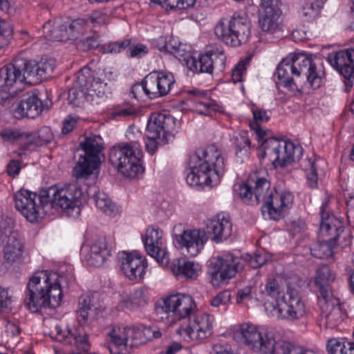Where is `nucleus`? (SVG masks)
Returning <instances> with one entry per match:
<instances>
[{
    "label": "nucleus",
    "mask_w": 354,
    "mask_h": 354,
    "mask_svg": "<svg viewBox=\"0 0 354 354\" xmlns=\"http://www.w3.org/2000/svg\"><path fill=\"white\" fill-rule=\"evenodd\" d=\"M324 68L322 60L313 58L312 55L304 53L290 54L279 64L274 76L279 81L277 85H280L290 91L297 89V86L292 76L299 77L303 76L310 86L318 88L324 77Z\"/></svg>",
    "instance_id": "1"
},
{
    "label": "nucleus",
    "mask_w": 354,
    "mask_h": 354,
    "mask_svg": "<svg viewBox=\"0 0 354 354\" xmlns=\"http://www.w3.org/2000/svg\"><path fill=\"white\" fill-rule=\"evenodd\" d=\"M187 183L191 187L217 185L225 171V160L221 151L211 145L198 149L190 156Z\"/></svg>",
    "instance_id": "2"
},
{
    "label": "nucleus",
    "mask_w": 354,
    "mask_h": 354,
    "mask_svg": "<svg viewBox=\"0 0 354 354\" xmlns=\"http://www.w3.org/2000/svg\"><path fill=\"white\" fill-rule=\"evenodd\" d=\"M62 279L63 277L56 272H36L30 278L24 292L25 306L33 313L41 308L59 306L62 299Z\"/></svg>",
    "instance_id": "3"
},
{
    "label": "nucleus",
    "mask_w": 354,
    "mask_h": 354,
    "mask_svg": "<svg viewBox=\"0 0 354 354\" xmlns=\"http://www.w3.org/2000/svg\"><path fill=\"white\" fill-rule=\"evenodd\" d=\"M248 182L252 185L255 204L263 203L261 212L266 218L279 220L292 207L293 194L288 190L274 192L268 174L255 173L250 176Z\"/></svg>",
    "instance_id": "4"
},
{
    "label": "nucleus",
    "mask_w": 354,
    "mask_h": 354,
    "mask_svg": "<svg viewBox=\"0 0 354 354\" xmlns=\"http://www.w3.org/2000/svg\"><path fill=\"white\" fill-rule=\"evenodd\" d=\"M126 136L129 141L124 145L113 147L109 152V160L124 176L136 178L144 171L141 165L142 151L140 145L143 138L139 131L136 140L132 138V132L128 131Z\"/></svg>",
    "instance_id": "5"
},
{
    "label": "nucleus",
    "mask_w": 354,
    "mask_h": 354,
    "mask_svg": "<svg viewBox=\"0 0 354 354\" xmlns=\"http://www.w3.org/2000/svg\"><path fill=\"white\" fill-rule=\"evenodd\" d=\"M44 196L49 203V212L54 207H59L68 216L75 217L80 213V201L82 190L77 183L66 185L62 187L51 186L44 189Z\"/></svg>",
    "instance_id": "6"
},
{
    "label": "nucleus",
    "mask_w": 354,
    "mask_h": 354,
    "mask_svg": "<svg viewBox=\"0 0 354 354\" xmlns=\"http://www.w3.org/2000/svg\"><path fill=\"white\" fill-rule=\"evenodd\" d=\"M251 33V22L244 12H236L230 19H221L215 27V34L227 45L239 46L245 44Z\"/></svg>",
    "instance_id": "7"
},
{
    "label": "nucleus",
    "mask_w": 354,
    "mask_h": 354,
    "mask_svg": "<svg viewBox=\"0 0 354 354\" xmlns=\"http://www.w3.org/2000/svg\"><path fill=\"white\" fill-rule=\"evenodd\" d=\"M79 149L83 154L80 155L76 165L73 169V175L77 180L88 178L98 168L100 156L104 149L103 140L100 136L93 135L81 142Z\"/></svg>",
    "instance_id": "8"
},
{
    "label": "nucleus",
    "mask_w": 354,
    "mask_h": 354,
    "mask_svg": "<svg viewBox=\"0 0 354 354\" xmlns=\"http://www.w3.org/2000/svg\"><path fill=\"white\" fill-rule=\"evenodd\" d=\"M22 58L19 57L0 68V105L8 106L11 100L25 88V75Z\"/></svg>",
    "instance_id": "9"
},
{
    "label": "nucleus",
    "mask_w": 354,
    "mask_h": 354,
    "mask_svg": "<svg viewBox=\"0 0 354 354\" xmlns=\"http://www.w3.org/2000/svg\"><path fill=\"white\" fill-rule=\"evenodd\" d=\"M259 144L263 150L261 156L267 157L274 167L290 165L301 155L300 147L283 139L266 137Z\"/></svg>",
    "instance_id": "10"
},
{
    "label": "nucleus",
    "mask_w": 354,
    "mask_h": 354,
    "mask_svg": "<svg viewBox=\"0 0 354 354\" xmlns=\"http://www.w3.org/2000/svg\"><path fill=\"white\" fill-rule=\"evenodd\" d=\"M196 305L194 299L189 295L178 293L171 295L158 304L156 312L160 319L172 318L189 319L196 312Z\"/></svg>",
    "instance_id": "11"
},
{
    "label": "nucleus",
    "mask_w": 354,
    "mask_h": 354,
    "mask_svg": "<svg viewBox=\"0 0 354 354\" xmlns=\"http://www.w3.org/2000/svg\"><path fill=\"white\" fill-rule=\"evenodd\" d=\"M44 195V189L39 194L21 189L15 195V207L28 221H37L49 212V203Z\"/></svg>",
    "instance_id": "12"
},
{
    "label": "nucleus",
    "mask_w": 354,
    "mask_h": 354,
    "mask_svg": "<svg viewBox=\"0 0 354 354\" xmlns=\"http://www.w3.org/2000/svg\"><path fill=\"white\" fill-rule=\"evenodd\" d=\"M330 200L327 199L320 207L319 232L323 237L330 236L329 240L334 245H338L343 248L351 244V236L344 230L342 221L330 214Z\"/></svg>",
    "instance_id": "13"
},
{
    "label": "nucleus",
    "mask_w": 354,
    "mask_h": 354,
    "mask_svg": "<svg viewBox=\"0 0 354 354\" xmlns=\"http://www.w3.org/2000/svg\"><path fill=\"white\" fill-rule=\"evenodd\" d=\"M243 268L242 260L232 254H225L214 258L209 264L208 271L211 283L214 287L225 285Z\"/></svg>",
    "instance_id": "14"
},
{
    "label": "nucleus",
    "mask_w": 354,
    "mask_h": 354,
    "mask_svg": "<svg viewBox=\"0 0 354 354\" xmlns=\"http://www.w3.org/2000/svg\"><path fill=\"white\" fill-rule=\"evenodd\" d=\"M213 317L205 313H195L183 321L177 333L187 341L205 339L213 333Z\"/></svg>",
    "instance_id": "15"
},
{
    "label": "nucleus",
    "mask_w": 354,
    "mask_h": 354,
    "mask_svg": "<svg viewBox=\"0 0 354 354\" xmlns=\"http://www.w3.org/2000/svg\"><path fill=\"white\" fill-rule=\"evenodd\" d=\"M234 338L261 354L270 351L272 341V331H260L257 326L250 323L241 324L234 331Z\"/></svg>",
    "instance_id": "16"
},
{
    "label": "nucleus",
    "mask_w": 354,
    "mask_h": 354,
    "mask_svg": "<svg viewBox=\"0 0 354 354\" xmlns=\"http://www.w3.org/2000/svg\"><path fill=\"white\" fill-rule=\"evenodd\" d=\"M173 236L176 245L179 248L185 249L191 256H196L201 252L208 240L205 231L201 229L185 230L182 224L174 226Z\"/></svg>",
    "instance_id": "17"
},
{
    "label": "nucleus",
    "mask_w": 354,
    "mask_h": 354,
    "mask_svg": "<svg viewBox=\"0 0 354 354\" xmlns=\"http://www.w3.org/2000/svg\"><path fill=\"white\" fill-rule=\"evenodd\" d=\"M175 83L173 73L153 71L145 76L141 85L146 95L150 99H156L168 95Z\"/></svg>",
    "instance_id": "18"
},
{
    "label": "nucleus",
    "mask_w": 354,
    "mask_h": 354,
    "mask_svg": "<svg viewBox=\"0 0 354 354\" xmlns=\"http://www.w3.org/2000/svg\"><path fill=\"white\" fill-rule=\"evenodd\" d=\"M277 317L289 321L297 320L303 317L306 313L304 302L298 290L287 285L286 295H283L277 306H274Z\"/></svg>",
    "instance_id": "19"
},
{
    "label": "nucleus",
    "mask_w": 354,
    "mask_h": 354,
    "mask_svg": "<svg viewBox=\"0 0 354 354\" xmlns=\"http://www.w3.org/2000/svg\"><path fill=\"white\" fill-rule=\"evenodd\" d=\"M176 127V119L170 115L153 113L148 120L147 138L159 139L160 143H168L174 138Z\"/></svg>",
    "instance_id": "20"
},
{
    "label": "nucleus",
    "mask_w": 354,
    "mask_h": 354,
    "mask_svg": "<svg viewBox=\"0 0 354 354\" xmlns=\"http://www.w3.org/2000/svg\"><path fill=\"white\" fill-rule=\"evenodd\" d=\"M327 59L330 64L344 77L346 90L348 91L353 86L354 80V48L328 54Z\"/></svg>",
    "instance_id": "21"
},
{
    "label": "nucleus",
    "mask_w": 354,
    "mask_h": 354,
    "mask_svg": "<svg viewBox=\"0 0 354 354\" xmlns=\"http://www.w3.org/2000/svg\"><path fill=\"white\" fill-rule=\"evenodd\" d=\"M320 308L321 324L326 328L334 329L343 321L344 314L338 299L329 296L318 299Z\"/></svg>",
    "instance_id": "22"
},
{
    "label": "nucleus",
    "mask_w": 354,
    "mask_h": 354,
    "mask_svg": "<svg viewBox=\"0 0 354 354\" xmlns=\"http://www.w3.org/2000/svg\"><path fill=\"white\" fill-rule=\"evenodd\" d=\"M24 66L22 73L25 75V83L37 84L50 76L55 68V60L51 58H41L39 62L26 60L22 58Z\"/></svg>",
    "instance_id": "23"
},
{
    "label": "nucleus",
    "mask_w": 354,
    "mask_h": 354,
    "mask_svg": "<svg viewBox=\"0 0 354 354\" xmlns=\"http://www.w3.org/2000/svg\"><path fill=\"white\" fill-rule=\"evenodd\" d=\"M226 56L223 50L214 48L192 60V66L196 71L212 74L214 71L222 72L225 66Z\"/></svg>",
    "instance_id": "24"
},
{
    "label": "nucleus",
    "mask_w": 354,
    "mask_h": 354,
    "mask_svg": "<svg viewBox=\"0 0 354 354\" xmlns=\"http://www.w3.org/2000/svg\"><path fill=\"white\" fill-rule=\"evenodd\" d=\"M143 241L148 254L154 258L159 264L167 266L169 263V254L164 245L162 231L158 229H148Z\"/></svg>",
    "instance_id": "25"
},
{
    "label": "nucleus",
    "mask_w": 354,
    "mask_h": 354,
    "mask_svg": "<svg viewBox=\"0 0 354 354\" xmlns=\"http://www.w3.org/2000/svg\"><path fill=\"white\" fill-rule=\"evenodd\" d=\"M119 261L122 272L129 279L136 280L143 277L147 263L140 255L123 251L119 254Z\"/></svg>",
    "instance_id": "26"
},
{
    "label": "nucleus",
    "mask_w": 354,
    "mask_h": 354,
    "mask_svg": "<svg viewBox=\"0 0 354 354\" xmlns=\"http://www.w3.org/2000/svg\"><path fill=\"white\" fill-rule=\"evenodd\" d=\"M25 250V242L19 232L16 230L10 232L3 245L5 261L10 264L21 261Z\"/></svg>",
    "instance_id": "27"
},
{
    "label": "nucleus",
    "mask_w": 354,
    "mask_h": 354,
    "mask_svg": "<svg viewBox=\"0 0 354 354\" xmlns=\"http://www.w3.org/2000/svg\"><path fill=\"white\" fill-rule=\"evenodd\" d=\"M56 333L55 339L66 345L73 346L78 350L86 353L90 348V344L87 339V333L81 326L73 330L62 332L59 326H55Z\"/></svg>",
    "instance_id": "28"
},
{
    "label": "nucleus",
    "mask_w": 354,
    "mask_h": 354,
    "mask_svg": "<svg viewBox=\"0 0 354 354\" xmlns=\"http://www.w3.org/2000/svg\"><path fill=\"white\" fill-rule=\"evenodd\" d=\"M129 327L124 325L113 326L108 333L110 337L109 350L111 354H126L129 353Z\"/></svg>",
    "instance_id": "29"
},
{
    "label": "nucleus",
    "mask_w": 354,
    "mask_h": 354,
    "mask_svg": "<svg viewBox=\"0 0 354 354\" xmlns=\"http://www.w3.org/2000/svg\"><path fill=\"white\" fill-rule=\"evenodd\" d=\"M111 250L105 238H99L90 246L84 255L88 266L101 267L111 255Z\"/></svg>",
    "instance_id": "30"
},
{
    "label": "nucleus",
    "mask_w": 354,
    "mask_h": 354,
    "mask_svg": "<svg viewBox=\"0 0 354 354\" xmlns=\"http://www.w3.org/2000/svg\"><path fill=\"white\" fill-rule=\"evenodd\" d=\"M206 233L212 235L211 239L218 243L227 240L231 235L232 225L223 214H217L208 221Z\"/></svg>",
    "instance_id": "31"
},
{
    "label": "nucleus",
    "mask_w": 354,
    "mask_h": 354,
    "mask_svg": "<svg viewBox=\"0 0 354 354\" xmlns=\"http://www.w3.org/2000/svg\"><path fill=\"white\" fill-rule=\"evenodd\" d=\"M91 77V71L86 69L79 73L77 80L73 83V86L68 90V103L73 106H80L86 101L87 102V96H88L85 86L88 78Z\"/></svg>",
    "instance_id": "32"
},
{
    "label": "nucleus",
    "mask_w": 354,
    "mask_h": 354,
    "mask_svg": "<svg viewBox=\"0 0 354 354\" xmlns=\"http://www.w3.org/2000/svg\"><path fill=\"white\" fill-rule=\"evenodd\" d=\"M86 84L87 86H85V89L88 95L87 96V102H89L91 104H100V100L106 97L107 94L111 93L107 83L102 82L100 77L93 76L91 71V77L88 78Z\"/></svg>",
    "instance_id": "33"
},
{
    "label": "nucleus",
    "mask_w": 354,
    "mask_h": 354,
    "mask_svg": "<svg viewBox=\"0 0 354 354\" xmlns=\"http://www.w3.org/2000/svg\"><path fill=\"white\" fill-rule=\"evenodd\" d=\"M41 101L35 95L25 96L19 104L15 110L16 113L20 117L34 118L42 111Z\"/></svg>",
    "instance_id": "34"
},
{
    "label": "nucleus",
    "mask_w": 354,
    "mask_h": 354,
    "mask_svg": "<svg viewBox=\"0 0 354 354\" xmlns=\"http://www.w3.org/2000/svg\"><path fill=\"white\" fill-rule=\"evenodd\" d=\"M325 165L321 159L308 158L303 162L308 183L311 188L317 187V182L325 176L323 166Z\"/></svg>",
    "instance_id": "35"
},
{
    "label": "nucleus",
    "mask_w": 354,
    "mask_h": 354,
    "mask_svg": "<svg viewBox=\"0 0 354 354\" xmlns=\"http://www.w3.org/2000/svg\"><path fill=\"white\" fill-rule=\"evenodd\" d=\"M334 279L335 274L328 266L323 265L318 268L315 277V285L319 289L318 299L332 295L329 283Z\"/></svg>",
    "instance_id": "36"
},
{
    "label": "nucleus",
    "mask_w": 354,
    "mask_h": 354,
    "mask_svg": "<svg viewBox=\"0 0 354 354\" xmlns=\"http://www.w3.org/2000/svg\"><path fill=\"white\" fill-rule=\"evenodd\" d=\"M66 26L62 19L48 20L43 26L44 37L50 41H62L68 40Z\"/></svg>",
    "instance_id": "37"
},
{
    "label": "nucleus",
    "mask_w": 354,
    "mask_h": 354,
    "mask_svg": "<svg viewBox=\"0 0 354 354\" xmlns=\"http://www.w3.org/2000/svg\"><path fill=\"white\" fill-rule=\"evenodd\" d=\"M280 15V10L269 9L268 11H263L259 19V24L262 32L270 35L279 32Z\"/></svg>",
    "instance_id": "38"
},
{
    "label": "nucleus",
    "mask_w": 354,
    "mask_h": 354,
    "mask_svg": "<svg viewBox=\"0 0 354 354\" xmlns=\"http://www.w3.org/2000/svg\"><path fill=\"white\" fill-rule=\"evenodd\" d=\"M232 145L234 149L235 156L241 162L247 160L250 155L251 142L248 132L240 131L237 135L233 136L231 139Z\"/></svg>",
    "instance_id": "39"
},
{
    "label": "nucleus",
    "mask_w": 354,
    "mask_h": 354,
    "mask_svg": "<svg viewBox=\"0 0 354 354\" xmlns=\"http://www.w3.org/2000/svg\"><path fill=\"white\" fill-rule=\"evenodd\" d=\"M171 270L176 276L186 279H196L201 271L199 263L185 259H176L171 265Z\"/></svg>",
    "instance_id": "40"
},
{
    "label": "nucleus",
    "mask_w": 354,
    "mask_h": 354,
    "mask_svg": "<svg viewBox=\"0 0 354 354\" xmlns=\"http://www.w3.org/2000/svg\"><path fill=\"white\" fill-rule=\"evenodd\" d=\"M0 135L4 140L18 145L19 149L22 150L30 149L31 136L29 133L20 130L5 129L1 131Z\"/></svg>",
    "instance_id": "41"
},
{
    "label": "nucleus",
    "mask_w": 354,
    "mask_h": 354,
    "mask_svg": "<svg viewBox=\"0 0 354 354\" xmlns=\"http://www.w3.org/2000/svg\"><path fill=\"white\" fill-rule=\"evenodd\" d=\"M252 113L254 121L250 123V127L254 131L256 138L260 143L265 138L267 137V131L261 127V124L269 120L270 116L268 111L259 108H252Z\"/></svg>",
    "instance_id": "42"
},
{
    "label": "nucleus",
    "mask_w": 354,
    "mask_h": 354,
    "mask_svg": "<svg viewBox=\"0 0 354 354\" xmlns=\"http://www.w3.org/2000/svg\"><path fill=\"white\" fill-rule=\"evenodd\" d=\"M147 303L146 291L143 288H138L131 295L123 298L119 306L122 309L135 310L144 306Z\"/></svg>",
    "instance_id": "43"
},
{
    "label": "nucleus",
    "mask_w": 354,
    "mask_h": 354,
    "mask_svg": "<svg viewBox=\"0 0 354 354\" xmlns=\"http://www.w3.org/2000/svg\"><path fill=\"white\" fill-rule=\"evenodd\" d=\"M284 285L285 281L281 277L269 278L267 280L263 292L275 300V306H278V303L281 301L282 297L286 295L283 292Z\"/></svg>",
    "instance_id": "44"
},
{
    "label": "nucleus",
    "mask_w": 354,
    "mask_h": 354,
    "mask_svg": "<svg viewBox=\"0 0 354 354\" xmlns=\"http://www.w3.org/2000/svg\"><path fill=\"white\" fill-rule=\"evenodd\" d=\"M322 241L314 243L310 247V253L313 256L319 259H327L333 254V248L334 245L332 241L329 240L330 236L323 237L320 234Z\"/></svg>",
    "instance_id": "45"
},
{
    "label": "nucleus",
    "mask_w": 354,
    "mask_h": 354,
    "mask_svg": "<svg viewBox=\"0 0 354 354\" xmlns=\"http://www.w3.org/2000/svg\"><path fill=\"white\" fill-rule=\"evenodd\" d=\"M130 348L137 347L150 340V327L133 326L129 327Z\"/></svg>",
    "instance_id": "46"
},
{
    "label": "nucleus",
    "mask_w": 354,
    "mask_h": 354,
    "mask_svg": "<svg viewBox=\"0 0 354 354\" xmlns=\"http://www.w3.org/2000/svg\"><path fill=\"white\" fill-rule=\"evenodd\" d=\"M97 299V292L84 295L80 298L77 313L84 321L88 319L89 311L92 310V308L97 309V307L96 304Z\"/></svg>",
    "instance_id": "47"
},
{
    "label": "nucleus",
    "mask_w": 354,
    "mask_h": 354,
    "mask_svg": "<svg viewBox=\"0 0 354 354\" xmlns=\"http://www.w3.org/2000/svg\"><path fill=\"white\" fill-rule=\"evenodd\" d=\"M96 207L106 215L115 216L118 213V206L113 203L106 194L98 192L94 195Z\"/></svg>",
    "instance_id": "48"
},
{
    "label": "nucleus",
    "mask_w": 354,
    "mask_h": 354,
    "mask_svg": "<svg viewBox=\"0 0 354 354\" xmlns=\"http://www.w3.org/2000/svg\"><path fill=\"white\" fill-rule=\"evenodd\" d=\"M272 339L271 348L262 354H293L298 347L285 340L276 339L273 332H272Z\"/></svg>",
    "instance_id": "49"
},
{
    "label": "nucleus",
    "mask_w": 354,
    "mask_h": 354,
    "mask_svg": "<svg viewBox=\"0 0 354 354\" xmlns=\"http://www.w3.org/2000/svg\"><path fill=\"white\" fill-rule=\"evenodd\" d=\"M31 136L30 148L31 146H43L50 142L53 139V133L49 127H43L35 133H29Z\"/></svg>",
    "instance_id": "50"
},
{
    "label": "nucleus",
    "mask_w": 354,
    "mask_h": 354,
    "mask_svg": "<svg viewBox=\"0 0 354 354\" xmlns=\"http://www.w3.org/2000/svg\"><path fill=\"white\" fill-rule=\"evenodd\" d=\"M66 26V33L68 39L77 38L78 35L82 34L86 26V21L83 19H77L71 21H64Z\"/></svg>",
    "instance_id": "51"
},
{
    "label": "nucleus",
    "mask_w": 354,
    "mask_h": 354,
    "mask_svg": "<svg viewBox=\"0 0 354 354\" xmlns=\"http://www.w3.org/2000/svg\"><path fill=\"white\" fill-rule=\"evenodd\" d=\"M322 4L317 0H306L302 6L301 15L304 20L315 19L319 14Z\"/></svg>",
    "instance_id": "52"
},
{
    "label": "nucleus",
    "mask_w": 354,
    "mask_h": 354,
    "mask_svg": "<svg viewBox=\"0 0 354 354\" xmlns=\"http://www.w3.org/2000/svg\"><path fill=\"white\" fill-rule=\"evenodd\" d=\"M196 0H151L154 4L160 5L162 8L179 10L186 9L194 5Z\"/></svg>",
    "instance_id": "53"
},
{
    "label": "nucleus",
    "mask_w": 354,
    "mask_h": 354,
    "mask_svg": "<svg viewBox=\"0 0 354 354\" xmlns=\"http://www.w3.org/2000/svg\"><path fill=\"white\" fill-rule=\"evenodd\" d=\"M131 44L130 38L124 39L121 41L109 42L100 47V51L103 53H119L126 49Z\"/></svg>",
    "instance_id": "54"
},
{
    "label": "nucleus",
    "mask_w": 354,
    "mask_h": 354,
    "mask_svg": "<svg viewBox=\"0 0 354 354\" xmlns=\"http://www.w3.org/2000/svg\"><path fill=\"white\" fill-rule=\"evenodd\" d=\"M14 29L12 24L0 19V48L8 45L13 35Z\"/></svg>",
    "instance_id": "55"
},
{
    "label": "nucleus",
    "mask_w": 354,
    "mask_h": 354,
    "mask_svg": "<svg viewBox=\"0 0 354 354\" xmlns=\"http://www.w3.org/2000/svg\"><path fill=\"white\" fill-rule=\"evenodd\" d=\"M180 43L176 39L170 37L168 40L163 37H159L156 41L157 48L162 53L173 55Z\"/></svg>",
    "instance_id": "56"
},
{
    "label": "nucleus",
    "mask_w": 354,
    "mask_h": 354,
    "mask_svg": "<svg viewBox=\"0 0 354 354\" xmlns=\"http://www.w3.org/2000/svg\"><path fill=\"white\" fill-rule=\"evenodd\" d=\"M348 342L344 339L333 338L328 341L327 350L329 354H343L348 350L346 344Z\"/></svg>",
    "instance_id": "57"
},
{
    "label": "nucleus",
    "mask_w": 354,
    "mask_h": 354,
    "mask_svg": "<svg viewBox=\"0 0 354 354\" xmlns=\"http://www.w3.org/2000/svg\"><path fill=\"white\" fill-rule=\"evenodd\" d=\"M216 105L209 99L195 101L196 111L201 115H211L212 112L216 111Z\"/></svg>",
    "instance_id": "58"
},
{
    "label": "nucleus",
    "mask_w": 354,
    "mask_h": 354,
    "mask_svg": "<svg viewBox=\"0 0 354 354\" xmlns=\"http://www.w3.org/2000/svg\"><path fill=\"white\" fill-rule=\"evenodd\" d=\"M250 60V57H246L244 60L240 61L232 70V79L234 82L243 81V77L246 74V69Z\"/></svg>",
    "instance_id": "59"
},
{
    "label": "nucleus",
    "mask_w": 354,
    "mask_h": 354,
    "mask_svg": "<svg viewBox=\"0 0 354 354\" xmlns=\"http://www.w3.org/2000/svg\"><path fill=\"white\" fill-rule=\"evenodd\" d=\"M238 193L241 199L250 205H256L254 201V194L252 190V185L250 183L242 184L239 185Z\"/></svg>",
    "instance_id": "60"
},
{
    "label": "nucleus",
    "mask_w": 354,
    "mask_h": 354,
    "mask_svg": "<svg viewBox=\"0 0 354 354\" xmlns=\"http://www.w3.org/2000/svg\"><path fill=\"white\" fill-rule=\"evenodd\" d=\"M88 20L93 26L104 25L109 20L107 15L101 10L93 11L88 17Z\"/></svg>",
    "instance_id": "61"
},
{
    "label": "nucleus",
    "mask_w": 354,
    "mask_h": 354,
    "mask_svg": "<svg viewBox=\"0 0 354 354\" xmlns=\"http://www.w3.org/2000/svg\"><path fill=\"white\" fill-rule=\"evenodd\" d=\"M231 294L228 290L222 291L218 293L210 301V304L213 307H218L220 306L226 305L230 300Z\"/></svg>",
    "instance_id": "62"
},
{
    "label": "nucleus",
    "mask_w": 354,
    "mask_h": 354,
    "mask_svg": "<svg viewBox=\"0 0 354 354\" xmlns=\"http://www.w3.org/2000/svg\"><path fill=\"white\" fill-rule=\"evenodd\" d=\"M149 49L147 46L142 44H137L129 46L128 53L131 57L140 58L147 54Z\"/></svg>",
    "instance_id": "63"
},
{
    "label": "nucleus",
    "mask_w": 354,
    "mask_h": 354,
    "mask_svg": "<svg viewBox=\"0 0 354 354\" xmlns=\"http://www.w3.org/2000/svg\"><path fill=\"white\" fill-rule=\"evenodd\" d=\"M251 286H245L239 289L236 293V302L237 304H242L251 301L253 299Z\"/></svg>",
    "instance_id": "64"
}]
</instances>
